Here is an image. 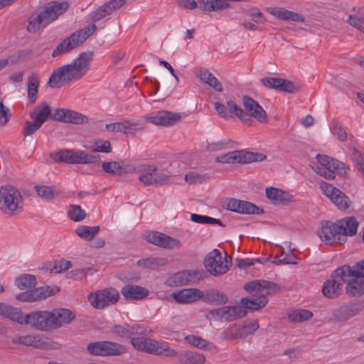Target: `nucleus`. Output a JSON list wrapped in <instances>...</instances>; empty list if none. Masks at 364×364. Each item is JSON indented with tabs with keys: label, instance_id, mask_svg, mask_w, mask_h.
Returning a JSON list of instances; mask_svg holds the SVG:
<instances>
[{
	"label": "nucleus",
	"instance_id": "5fc2aeb1",
	"mask_svg": "<svg viewBox=\"0 0 364 364\" xmlns=\"http://www.w3.org/2000/svg\"><path fill=\"white\" fill-rule=\"evenodd\" d=\"M313 316L311 311L306 309H298L289 314V318L294 322H302Z\"/></svg>",
	"mask_w": 364,
	"mask_h": 364
},
{
	"label": "nucleus",
	"instance_id": "052dcab7",
	"mask_svg": "<svg viewBox=\"0 0 364 364\" xmlns=\"http://www.w3.org/2000/svg\"><path fill=\"white\" fill-rule=\"evenodd\" d=\"M112 13L110 7L105 3L92 14V19L94 22H97Z\"/></svg>",
	"mask_w": 364,
	"mask_h": 364
},
{
	"label": "nucleus",
	"instance_id": "680f3d73",
	"mask_svg": "<svg viewBox=\"0 0 364 364\" xmlns=\"http://www.w3.org/2000/svg\"><path fill=\"white\" fill-rule=\"evenodd\" d=\"M70 218L74 221H80L85 216V213L79 205H72L68 210Z\"/></svg>",
	"mask_w": 364,
	"mask_h": 364
},
{
	"label": "nucleus",
	"instance_id": "cd10ccee",
	"mask_svg": "<svg viewBox=\"0 0 364 364\" xmlns=\"http://www.w3.org/2000/svg\"><path fill=\"white\" fill-rule=\"evenodd\" d=\"M80 150L63 149L58 152L50 154V157L56 162H64L66 164H80L81 157Z\"/></svg>",
	"mask_w": 364,
	"mask_h": 364
},
{
	"label": "nucleus",
	"instance_id": "0e129e2a",
	"mask_svg": "<svg viewBox=\"0 0 364 364\" xmlns=\"http://www.w3.org/2000/svg\"><path fill=\"white\" fill-rule=\"evenodd\" d=\"M41 127L36 121H26L22 129V134L25 136H31Z\"/></svg>",
	"mask_w": 364,
	"mask_h": 364
},
{
	"label": "nucleus",
	"instance_id": "39448f33",
	"mask_svg": "<svg viewBox=\"0 0 364 364\" xmlns=\"http://www.w3.org/2000/svg\"><path fill=\"white\" fill-rule=\"evenodd\" d=\"M0 210L6 215H16L23 210L21 193L15 187L6 185L0 188Z\"/></svg>",
	"mask_w": 364,
	"mask_h": 364
},
{
	"label": "nucleus",
	"instance_id": "9b49d317",
	"mask_svg": "<svg viewBox=\"0 0 364 364\" xmlns=\"http://www.w3.org/2000/svg\"><path fill=\"white\" fill-rule=\"evenodd\" d=\"M363 309V305L360 301L343 304L333 311L330 320L334 323L347 321L358 315Z\"/></svg>",
	"mask_w": 364,
	"mask_h": 364
},
{
	"label": "nucleus",
	"instance_id": "b1692460",
	"mask_svg": "<svg viewBox=\"0 0 364 364\" xmlns=\"http://www.w3.org/2000/svg\"><path fill=\"white\" fill-rule=\"evenodd\" d=\"M132 172H136L139 174V181L144 186H153L154 178L157 167L150 164H139L137 166L131 167Z\"/></svg>",
	"mask_w": 364,
	"mask_h": 364
},
{
	"label": "nucleus",
	"instance_id": "4468645a",
	"mask_svg": "<svg viewBox=\"0 0 364 364\" xmlns=\"http://www.w3.org/2000/svg\"><path fill=\"white\" fill-rule=\"evenodd\" d=\"M182 115L168 110H160L149 116H144L146 122L156 126L169 127L179 122Z\"/></svg>",
	"mask_w": 364,
	"mask_h": 364
},
{
	"label": "nucleus",
	"instance_id": "f8f14e48",
	"mask_svg": "<svg viewBox=\"0 0 364 364\" xmlns=\"http://www.w3.org/2000/svg\"><path fill=\"white\" fill-rule=\"evenodd\" d=\"M48 311H36L26 314L23 325H28L38 330H53Z\"/></svg>",
	"mask_w": 364,
	"mask_h": 364
},
{
	"label": "nucleus",
	"instance_id": "c9c22d12",
	"mask_svg": "<svg viewBox=\"0 0 364 364\" xmlns=\"http://www.w3.org/2000/svg\"><path fill=\"white\" fill-rule=\"evenodd\" d=\"M358 221L354 216L346 217L344 218L331 222L330 220H322L320 228H358Z\"/></svg>",
	"mask_w": 364,
	"mask_h": 364
},
{
	"label": "nucleus",
	"instance_id": "338daca9",
	"mask_svg": "<svg viewBox=\"0 0 364 364\" xmlns=\"http://www.w3.org/2000/svg\"><path fill=\"white\" fill-rule=\"evenodd\" d=\"M100 229H75V233L85 240L90 241L97 234Z\"/></svg>",
	"mask_w": 364,
	"mask_h": 364
},
{
	"label": "nucleus",
	"instance_id": "412c9836",
	"mask_svg": "<svg viewBox=\"0 0 364 364\" xmlns=\"http://www.w3.org/2000/svg\"><path fill=\"white\" fill-rule=\"evenodd\" d=\"M205 274L203 270H186L174 274L173 279L177 285L193 284L202 280Z\"/></svg>",
	"mask_w": 364,
	"mask_h": 364
},
{
	"label": "nucleus",
	"instance_id": "20e7f679",
	"mask_svg": "<svg viewBox=\"0 0 364 364\" xmlns=\"http://www.w3.org/2000/svg\"><path fill=\"white\" fill-rule=\"evenodd\" d=\"M131 343L138 350L166 357H175L177 351L163 341H156L145 337L132 336Z\"/></svg>",
	"mask_w": 364,
	"mask_h": 364
},
{
	"label": "nucleus",
	"instance_id": "4d7b16f0",
	"mask_svg": "<svg viewBox=\"0 0 364 364\" xmlns=\"http://www.w3.org/2000/svg\"><path fill=\"white\" fill-rule=\"evenodd\" d=\"M238 328L240 333H242V335L244 334L243 338H245L254 333L259 328V324L256 320L247 321L241 326H238Z\"/></svg>",
	"mask_w": 364,
	"mask_h": 364
},
{
	"label": "nucleus",
	"instance_id": "bf43d9fd",
	"mask_svg": "<svg viewBox=\"0 0 364 364\" xmlns=\"http://www.w3.org/2000/svg\"><path fill=\"white\" fill-rule=\"evenodd\" d=\"M93 151L102 153H111L112 146L111 144L107 140H97L93 143L91 146Z\"/></svg>",
	"mask_w": 364,
	"mask_h": 364
},
{
	"label": "nucleus",
	"instance_id": "a211bd4d",
	"mask_svg": "<svg viewBox=\"0 0 364 364\" xmlns=\"http://www.w3.org/2000/svg\"><path fill=\"white\" fill-rule=\"evenodd\" d=\"M261 82L264 86L280 92L295 93L299 89L293 82L283 78L264 77L261 80Z\"/></svg>",
	"mask_w": 364,
	"mask_h": 364
},
{
	"label": "nucleus",
	"instance_id": "72a5a7b5",
	"mask_svg": "<svg viewBox=\"0 0 364 364\" xmlns=\"http://www.w3.org/2000/svg\"><path fill=\"white\" fill-rule=\"evenodd\" d=\"M266 196L274 204H287L291 200L292 196L287 192L277 188L268 187L266 188Z\"/></svg>",
	"mask_w": 364,
	"mask_h": 364
},
{
	"label": "nucleus",
	"instance_id": "7c9ffc66",
	"mask_svg": "<svg viewBox=\"0 0 364 364\" xmlns=\"http://www.w3.org/2000/svg\"><path fill=\"white\" fill-rule=\"evenodd\" d=\"M201 299L207 304L220 306L227 304L229 299L225 293L217 289H211L203 292V296Z\"/></svg>",
	"mask_w": 364,
	"mask_h": 364
},
{
	"label": "nucleus",
	"instance_id": "09e8293b",
	"mask_svg": "<svg viewBox=\"0 0 364 364\" xmlns=\"http://www.w3.org/2000/svg\"><path fill=\"white\" fill-rule=\"evenodd\" d=\"M353 267H350L349 265H343L336 269L334 272L331 274V278L338 279L341 282H348V277H353L354 273Z\"/></svg>",
	"mask_w": 364,
	"mask_h": 364
},
{
	"label": "nucleus",
	"instance_id": "864d4df0",
	"mask_svg": "<svg viewBox=\"0 0 364 364\" xmlns=\"http://www.w3.org/2000/svg\"><path fill=\"white\" fill-rule=\"evenodd\" d=\"M244 334H241L239 328L236 325H232L224 330L220 335V338L223 340H233L242 338Z\"/></svg>",
	"mask_w": 364,
	"mask_h": 364
},
{
	"label": "nucleus",
	"instance_id": "6e6552de",
	"mask_svg": "<svg viewBox=\"0 0 364 364\" xmlns=\"http://www.w3.org/2000/svg\"><path fill=\"white\" fill-rule=\"evenodd\" d=\"M267 156L262 153L236 150L220 155L215 161L222 164H249L255 161H262Z\"/></svg>",
	"mask_w": 364,
	"mask_h": 364
},
{
	"label": "nucleus",
	"instance_id": "a878e982",
	"mask_svg": "<svg viewBox=\"0 0 364 364\" xmlns=\"http://www.w3.org/2000/svg\"><path fill=\"white\" fill-rule=\"evenodd\" d=\"M121 293L126 300H141L149 295V289L136 284L124 286Z\"/></svg>",
	"mask_w": 364,
	"mask_h": 364
},
{
	"label": "nucleus",
	"instance_id": "7ed1b4c3",
	"mask_svg": "<svg viewBox=\"0 0 364 364\" xmlns=\"http://www.w3.org/2000/svg\"><path fill=\"white\" fill-rule=\"evenodd\" d=\"M96 29L95 24H92L73 32L56 47L53 51L52 56L54 58L58 57L77 48L93 35Z\"/></svg>",
	"mask_w": 364,
	"mask_h": 364
},
{
	"label": "nucleus",
	"instance_id": "f3484780",
	"mask_svg": "<svg viewBox=\"0 0 364 364\" xmlns=\"http://www.w3.org/2000/svg\"><path fill=\"white\" fill-rule=\"evenodd\" d=\"M242 103L245 112H247L250 119L255 118L261 123L267 122V116L262 107L253 98L245 95L242 97Z\"/></svg>",
	"mask_w": 364,
	"mask_h": 364
},
{
	"label": "nucleus",
	"instance_id": "1a4fd4ad",
	"mask_svg": "<svg viewBox=\"0 0 364 364\" xmlns=\"http://www.w3.org/2000/svg\"><path fill=\"white\" fill-rule=\"evenodd\" d=\"M227 254L223 257L220 251L214 249L210 251L204 259V266L207 271L215 277L225 274L230 268V263L227 259Z\"/></svg>",
	"mask_w": 364,
	"mask_h": 364
},
{
	"label": "nucleus",
	"instance_id": "f704fd0d",
	"mask_svg": "<svg viewBox=\"0 0 364 364\" xmlns=\"http://www.w3.org/2000/svg\"><path fill=\"white\" fill-rule=\"evenodd\" d=\"M271 14L279 19L284 21L291 20L295 22L302 23L305 20V18L304 17L303 15L294 11H289L284 8H274L271 11Z\"/></svg>",
	"mask_w": 364,
	"mask_h": 364
},
{
	"label": "nucleus",
	"instance_id": "603ef678",
	"mask_svg": "<svg viewBox=\"0 0 364 364\" xmlns=\"http://www.w3.org/2000/svg\"><path fill=\"white\" fill-rule=\"evenodd\" d=\"M136 264L138 267L146 269H156L159 266L164 264V259L157 257H147L143 258L137 261Z\"/></svg>",
	"mask_w": 364,
	"mask_h": 364
},
{
	"label": "nucleus",
	"instance_id": "69168bd1",
	"mask_svg": "<svg viewBox=\"0 0 364 364\" xmlns=\"http://www.w3.org/2000/svg\"><path fill=\"white\" fill-rule=\"evenodd\" d=\"M36 189L39 196L47 200L52 199L55 194V190L48 186H36Z\"/></svg>",
	"mask_w": 364,
	"mask_h": 364
},
{
	"label": "nucleus",
	"instance_id": "a18cd8bd",
	"mask_svg": "<svg viewBox=\"0 0 364 364\" xmlns=\"http://www.w3.org/2000/svg\"><path fill=\"white\" fill-rule=\"evenodd\" d=\"M227 106L230 112L233 113L244 123L251 125L253 122L252 119H250L249 114L245 112L239 105H237L233 100L227 102Z\"/></svg>",
	"mask_w": 364,
	"mask_h": 364
},
{
	"label": "nucleus",
	"instance_id": "aec40b11",
	"mask_svg": "<svg viewBox=\"0 0 364 364\" xmlns=\"http://www.w3.org/2000/svg\"><path fill=\"white\" fill-rule=\"evenodd\" d=\"M144 237L148 242L164 248H171L178 243L176 239L158 231L147 230Z\"/></svg>",
	"mask_w": 364,
	"mask_h": 364
},
{
	"label": "nucleus",
	"instance_id": "13d9d810",
	"mask_svg": "<svg viewBox=\"0 0 364 364\" xmlns=\"http://www.w3.org/2000/svg\"><path fill=\"white\" fill-rule=\"evenodd\" d=\"M171 176L168 173L156 171L154 174L153 186H166L171 183Z\"/></svg>",
	"mask_w": 364,
	"mask_h": 364
},
{
	"label": "nucleus",
	"instance_id": "f03ea898",
	"mask_svg": "<svg viewBox=\"0 0 364 364\" xmlns=\"http://www.w3.org/2000/svg\"><path fill=\"white\" fill-rule=\"evenodd\" d=\"M279 289L278 284L267 280H253L246 283L244 285V289L249 293L262 290H266V292L265 294L253 295L251 297L242 298L241 299V304L243 305L242 307L245 310H259L264 307L268 302L267 295L274 293Z\"/></svg>",
	"mask_w": 364,
	"mask_h": 364
},
{
	"label": "nucleus",
	"instance_id": "6ab92c4d",
	"mask_svg": "<svg viewBox=\"0 0 364 364\" xmlns=\"http://www.w3.org/2000/svg\"><path fill=\"white\" fill-rule=\"evenodd\" d=\"M139 124L136 122L124 120L123 122L107 124L105 129L111 132H122L127 135L135 136L139 132L144 129V127H139Z\"/></svg>",
	"mask_w": 364,
	"mask_h": 364
},
{
	"label": "nucleus",
	"instance_id": "4c0bfd02",
	"mask_svg": "<svg viewBox=\"0 0 364 364\" xmlns=\"http://www.w3.org/2000/svg\"><path fill=\"white\" fill-rule=\"evenodd\" d=\"M247 315V310L240 306H223V321H232Z\"/></svg>",
	"mask_w": 364,
	"mask_h": 364
},
{
	"label": "nucleus",
	"instance_id": "c03bdc74",
	"mask_svg": "<svg viewBox=\"0 0 364 364\" xmlns=\"http://www.w3.org/2000/svg\"><path fill=\"white\" fill-rule=\"evenodd\" d=\"M103 356L120 355L126 352V348L117 343L103 341Z\"/></svg>",
	"mask_w": 364,
	"mask_h": 364
},
{
	"label": "nucleus",
	"instance_id": "9d476101",
	"mask_svg": "<svg viewBox=\"0 0 364 364\" xmlns=\"http://www.w3.org/2000/svg\"><path fill=\"white\" fill-rule=\"evenodd\" d=\"M320 188L324 195L328 197L339 210H346L350 207L351 201L349 197L340 189L326 182H321Z\"/></svg>",
	"mask_w": 364,
	"mask_h": 364
},
{
	"label": "nucleus",
	"instance_id": "6e6d98bb",
	"mask_svg": "<svg viewBox=\"0 0 364 364\" xmlns=\"http://www.w3.org/2000/svg\"><path fill=\"white\" fill-rule=\"evenodd\" d=\"M191 220L193 222L200 223V224H210V225H218L219 226H224L222 221L219 219H215L207 215H201L193 213L191 215Z\"/></svg>",
	"mask_w": 364,
	"mask_h": 364
},
{
	"label": "nucleus",
	"instance_id": "a19ab883",
	"mask_svg": "<svg viewBox=\"0 0 364 364\" xmlns=\"http://www.w3.org/2000/svg\"><path fill=\"white\" fill-rule=\"evenodd\" d=\"M47 26L43 18L38 11H35L28 18V25L26 27L29 33H36L37 31L45 28Z\"/></svg>",
	"mask_w": 364,
	"mask_h": 364
},
{
	"label": "nucleus",
	"instance_id": "473e14b6",
	"mask_svg": "<svg viewBox=\"0 0 364 364\" xmlns=\"http://www.w3.org/2000/svg\"><path fill=\"white\" fill-rule=\"evenodd\" d=\"M343 291V283L338 279L331 278L326 280L323 286V294L330 299H335L339 296Z\"/></svg>",
	"mask_w": 364,
	"mask_h": 364
},
{
	"label": "nucleus",
	"instance_id": "c756f323",
	"mask_svg": "<svg viewBox=\"0 0 364 364\" xmlns=\"http://www.w3.org/2000/svg\"><path fill=\"white\" fill-rule=\"evenodd\" d=\"M52 114L50 106L43 102L29 113V117L42 126L48 118L53 119Z\"/></svg>",
	"mask_w": 364,
	"mask_h": 364
},
{
	"label": "nucleus",
	"instance_id": "bb28decb",
	"mask_svg": "<svg viewBox=\"0 0 364 364\" xmlns=\"http://www.w3.org/2000/svg\"><path fill=\"white\" fill-rule=\"evenodd\" d=\"M0 316L23 325L26 314L18 308L0 302Z\"/></svg>",
	"mask_w": 364,
	"mask_h": 364
},
{
	"label": "nucleus",
	"instance_id": "e2e57ef3",
	"mask_svg": "<svg viewBox=\"0 0 364 364\" xmlns=\"http://www.w3.org/2000/svg\"><path fill=\"white\" fill-rule=\"evenodd\" d=\"M208 178V174H200L196 172H190L185 176V181L190 183H201Z\"/></svg>",
	"mask_w": 364,
	"mask_h": 364
},
{
	"label": "nucleus",
	"instance_id": "5701e85b",
	"mask_svg": "<svg viewBox=\"0 0 364 364\" xmlns=\"http://www.w3.org/2000/svg\"><path fill=\"white\" fill-rule=\"evenodd\" d=\"M203 296V291L195 288L185 289L172 293L173 299L178 304H191Z\"/></svg>",
	"mask_w": 364,
	"mask_h": 364
},
{
	"label": "nucleus",
	"instance_id": "4be33fe9",
	"mask_svg": "<svg viewBox=\"0 0 364 364\" xmlns=\"http://www.w3.org/2000/svg\"><path fill=\"white\" fill-rule=\"evenodd\" d=\"M53 329H57L63 325L70 323L75 315L67 309H54L50 311Z\"/></svg>",
	"mask_w": 364,
	"mask_h": 364
},
{
	"label": "nucleus",
	"instance_id": "c85d7f7f",
	"mask_svg": "<svg viewBox=\"0 0 364 364\" xmlns=\"http://www.w3.org/2000/svg\"><path fill=\"white\" fill-rule=\"evenodd\" d=\"M144 329V326L139 324L114 325L112 328V332L119 337L131 338L132 336L143 334Z\"/></svg>",
	"mask_w": 364,
	"mask_h": 364
},
{
	"label": "nucleus",
	"instance_id": "393cba45",
	"mask_svg": "<svg viewBox=\"0 0 364 364\" xmlns=\"http://www.w3.org/2000/svg\"><path fill=\"white\" fill-rule=\"evenodd\" d=\"M346 229H317L316 233L321 240L328 245L345 243V235L341 231Z\"/></svg>",
	"mask_w": 364,
	"mask_h": 364
},
{
	"label": "nucleus",
	"instance_id": "dca6fc26",
	"mask_svg": "<svg viewBox=\"0 0 364 364\" xmlns=\"http://www.w3.org/2000/svg\"><path fill=\"white\" fill-rule=\"evenodd\" d=\"M52 117L58 122L75 124H83L89 121L86 115L68 109H56L53 113Z\"/></svg>",
	"mask_w": 364,
	"mask_h": 364
},
{
	"label": "nucleus",
	"instance_id": "37998d69",
	"mask_svg": "<svg viewBox=\"0 0 364 364\" xmlns=\"http://www.w3.org/2000/svg\"><path fill=\"white\" fill-rule=\"evenodd\" d=\"M199 8L202 11H213L228 7L229 4L222 0H198Z\"/></svg>",
	"mask_w": 364,
	"mask_h": 364
},
{
	"label": "nucleus",
	"instance_id": "de8ad7c7",
	"mask_svg": "<svg viewBox=\"0 0 364 364\" xmlns=\"http://www.w3.org/2000/svg\"><path fill=\"white\" fill-rule=\"evenodd\" d=\"M12 343L15 344H23L28 346L39 347L42 343L39 336L33 335L18 336L12 338Z\"/></svg>",
	"mask_w": 364,
	"mask_h": 364
},
{
	"label": "nucleus",
	"instance_id": "49530a36",
	"mask_svg": "<svg viewBox=\"0 0 364 364\" xmlns=\"http://www.w3.org/2000/svg\"><path fill=\"white\" fill-rule=\"evenodd\" d=\"M199 77L201 81L208 84L218 92L223 91V86L218 80L208 70H200Z\"/></svg>",
	"mask_w": 364,
	"mask_h": 364
},
{
	"label": "nucleus",
	"instance_id": "58836bf2",
	"mask_svg": "<svg viewBox=\"0 0 364 364\" xmlns=\"http://www.w3.org/2000/svg\"><path fill=\"white\" fill-rule=\"evenodd\" d=\"M185 341L201 350H208L209 351H216V346L212 343L203 339L202 337L195 335H188L185 337Z\"/></svg>",
	"mask_w": 364,
	"mask_h": 364
},
{
	"label": "nucleus",
	"instance_id": "f257e3e1",
	"mask_svg": "<svg viewBox=\"0 0 364 364\" xmlns=\"http://www.w3.org/2000/svg\"><path fill=\"white\" fill-rule=\"evenodd\" d=\"M93 55L92 51L82 52L71 63L58 68L50 76L49 85L60 88L72 81L81 80L88 73Z\"/></svg>",
	"mask_w": 364,
	"mask_h": 364
},
{
	"label": "nucleus",
	"instance_id": "ddd939ff",
	"mask_svg": "<svg viewBox=\"0 0 364 364\" xmlns=\"http://www.w3.org/2000/svg\"><path fill=\"white\" fill-rule=\"evenodd\" d=\"M223 208L240 214H261L264 211L254 203L233 198H227L223 204Z\"/></svg>",
	"mask_w": 364,
	"mask_h": 364
},
{
	"label": "nucleus",
	"instance_id": "0eeeda50",
	"mask_svg": "<svg viewBox=\"0 0 364 364\" xmlns=\"http://www.w3.org/2000/svg\"><path fill=\"white\" fill-rule=\"evenodd\" d=\"M119 297V292L117 289L114 287H108L91 292L88 294L87 299L92 307L101 310L115 304Z\"/></svg>",
	"mask_w": 364,
	"mask_h": 364
},
{
	"label": "nucleus",
	"instance_id": "423d86ee",
	"mask_svg": "<svg viewBox=\"0 0 364 364\" xmlns=\"http://www.w3.org/2000/svg\"><path fill=\"white\" fill-rule=\"evenodd\" d=\"M316 159L320 164V166L315 169L316 173L326 179L334 178L336 173L341 176L347 173L348 167L343 162L326 155L318 154Z\"/></svg>",
	"mask_w": 364,
	"mask_h": 364
},
{
	"label": "nucleus",
	"instance_id": "ea45409f",
	"mask_svg": "<svg viewBox=\"0 0 364 364\" xmlns=\"http://www.w3.org/2000/svg\"><path fill=\"white\" fill-rule=\"evenodd\" d=\"M39 83V77L36 73H31L28 76L27 92L28 98L31 104L35 103L37 100V93L38 91Z\"/></svg>",
	"mask_w": 364,
	"mask_h": 364
},
{
	"label": "nucleus",
	"instance_id": "2eb2a0df",
	"mask_svg": "<svg viewBox=\"0 0 364 364\" xmlns=\"http://www.w3.org/2000/svg\"><path fill=\"white\" fill-rule=\"evenodd\" d=\"M68 8L69 4L67 1L58 2L55 1L50 2L42 11L38 12L48 26L58 19Z\"/></svg>",
	"mask_w": 364,
	"mask_h": 364
},
{
	"label": "nucleus",
	"instance_id": "2f4dec72",
	"mask_svg": "<svg viewBox=\"0 0 364 364\" xmlns=\"http://www.w3.org/2000/svg\"><path fill=\"white\" fill-rule=\"evenodd\" d=\"M132 166H125L124 161H103L102 168L106 173L122 176L132 172Z\"/></svg>",
	"mask_w": 364,
	"mask_h": 364
},
{
	"label": "nucleus",
	"instance_id": "774afa93",
	"mask_svg": "<svg viewBox=\"0 0 364 364\" xmlns=\"http://www.w3.org/2000/svg\"><path fill=\"white\" fill-rule=\"evenodd\" d=\"M348 23L353 27L357 28L360 32L364 33V18L356 15H349L347 20Z\"/></svg>",
	"mask_w": 364,
	"mask_h": 364
},
{
	"label": "nucleus",
	"instance_id": "79ce46f5",
	"mask_svg": "<svg viewBox=\"0 0 364 364\" xmlns=\"http://www.w3.org/2000/svg\"><path fill=\"white\" fill-rule=\"evenodd\" d=\"M179 356V359L185 364H203L205 360L204 355L193 351H183L181 353L177 352L176 356Z\"/></svg>",
	"mask_w": 364,
	"mask_h": 364
},
{
	"label": "nucleus",
	"instance_id": "8fccbe9b",
	"mask_svg": "<svg viewBox=\"0 0 364 364\" xmlns=\"http://www.w3.org/2000/svg\"><path fill=\"white\" fill-rule=\"evenodd\" d=\"M58 291H59L58 288L50 287L48 286L38 287L32 290L35 301H41L54 295Z\"/></svg>",
	"mask_w": 364,
	"mask_h": 364
},
{
	"label": "nucleus",
	"instance_id": "e433bc0d",
	"mask_svg": "<svg viewBox=\"0 0 364 364\" xmlns=\"http://www.w3.org/2000/svg\"><path fill=\"white\" fill-rule=\"evenodd\" d=\"M346 291L350 296H360L364 294V278L355 277L348 281Z\"/></svg>",
	"mask_w": 364,
	"mask_h": 364
},
{
	"label": "nucleus",
	"instance_id": "3c124183",
	"mask_svg": "<svg viewBox=\"0 0 364 364\" xmlns=\"http://www.w3.org/2000/svg\"><path fill=\"white\" fill-rule=\"evenodd\" d=\"M15 284L18 289H26L34 287L36 284V279L33 275L23 274L16 279Z\"/></svg>",
	"mask_w": 364,
	"mask_h": 364
}]
</instances>
